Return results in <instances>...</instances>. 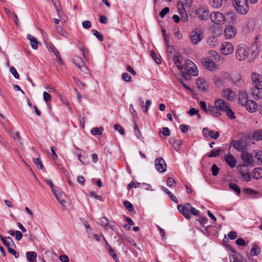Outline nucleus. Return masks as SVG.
<instances>
[{
  "mask_svg": "<svg viewBox=\"0 0 262 262\" xmlns=\"http://www.w3.org/2000/svg\"><path fill=\"white\" fill-rule=\"evenodd\" d=\"M214 104L216 106V107H217L221 113L222 112H225L228 117L231 119L235 118L234 112L229 107L228 104L224 100L221 99H216Z\"/></svg>",
  "mask_w": 262,
  "mask_h": 262,
  "instance_id": "obj_1",
  "label": "nucleus"
},
{
  "mask_svg": "<svg viewBox=\"0 0 262 262\" xmlns=\"http://www.w3.org/2000/svg\"><path fill=\"white\" fill-rule=\"evenodd\" d=\"M178 209L180 213L186 219H189L191 217L190 213L195 215L198 216L199 211L193 207L190 204L188 203L185 204L184 205H178L177 206Z\"/></svg>",
  "mask_w": 262,
  "mask_h": 262,
  "instance_id": "obj_2",
  "label": "nucleus"
},
{
  "mask_svg": "<svg viewBox=\"0 0 262 262\" xmlns=\"http://www.w3.org/2000/svg\"><path fill=\"white\" fill-rule=\"evenodd\" d=\"M250 49L246 45L239 44L236 49L235 52V57L236 59L239 61L245 60L249 55Z\"/></svg>",
  "mask_w": 262,
  "mask_h": 262,
  "instance_id": "obj_3",
  "label": "nucleus"
},
{
  "mask_svg": "<svg viewBox=\"0 0 262 262\" xmlns=\"http://www.w3.org/2000/svg\"><path fill=\"white\" fill-rule=\"evenodd\" d=\"M233 5L235 10L241 14L245 15L249 11L247 0H233Z\"/></svg>",
  "mask_w": 262,
  "mask_h": 262,
  "instance_id": "obj_4",
  "label": "nucleus"
},
{
  "mask_svg": "<svg viewBox=\"0 0 262 262\" xmlns=\"http://www.w3.org/2000/svg\"><path fill=\"white\" fill-rule=\"evenodd\" d=\"M211 21L215 24H223L225 21V16L219 12H213L210 15Z\"/></svg>",
  "mask_w": 262,
  "mask_h": 262,
  "instance_id": "obj_5",
  "label": "nucleus"
},
{
  "mask_svg": "<svg viewBox=\"0 0 262 262\" xmlns=\"http://www.w3.org/2000/svg\"><path fill=\"white\" fill-rule=\"evenodd\" d=\"M186 70L190 75L193 76H196L198 75V71L195 64L191 60L187 59L185 60V67Z\"/></svg>",
  "mask_w": 262,
  "mask_h": 262,
  "instance_id": "obj_6",
  "label": "nucleus"
},
{
  "mask_svg": "<svg viewBox=\"0 0 262 262\" xmlns=\"http://www.w3.org/2000/svg\"><path fill=\"white\" fill-rule=\"evenodd\" d=\"M155 166L156 170L160 173L165 172L167 169V165L165 161L161 157L157 158L155 160Z\"/></svg>",
  "mask_w": 262,
  "mask_h": 262,
  "instance_id": "obj_7",
  "label": "nucleus"
},
{
  "mask_svg": "<svg viewBox=\"0 0 262 262\" xmlns=\"http://www.w3.org/2000/svg\"><path fill=\"white\" fill-rule=\"evenodd\" d=\"M190 39L193 44L196 45L203 39L201 31L198 29L192 31L191 33Z\"/></svg>",
  "mask_w": 262,
  "mask_h": 262,
  "instance_id": "obj_8",
  "label": "nucleus"
},
{
  "mask_svg": "<svg viewBox=\"0 0 262 262\" xmlns=\"http://www.w3.org/2000/svg\"><path fill=\"white\" fill-rule=\"evenodd\" d=\"M221 52L224 55H229L233 51L234 48L232 44L229 42H225L221 47Z\"/></svg>",
  "mask_w": 262,
  "mask_h": 262,
  "instance_id": "obj_9",
  "label": "nucleus"
},
{
  "mask_svg": "<svg viewBox=\"0 0 262 262\" xmlns=\"http://www.w3.org/2000/svg\"><path fill=\"white\" fill-rule=\"evenodd\" d=\"M252 84L253 87L262 89V77L256 73L251 74Z\"/></svg>",
  "mask_w": 262,
  "mask_h": 262,
  "instance_id": "obj_10",
  "label": "nucleus"
},
{
  "mask_svg": "<svg viewBox=\"0 0 262 262\" xmlns=\"http://www.w3.org/2000/svg\"><path fill=\"white\" fill-rule=\"evenodd\" d=\"M196 14L202 20H206L209 18V12L204 6L200 7L196 10Z\"/></svg>",
  "mask_w": 262,
  "mask_h": 262,
  "instance_id": "obj_11",
  "label": "nucleus"
},
{
  "mask_svg": "<svg viewBox=\"0 0 262 262\" xmlns=\"http://www.w3.org/2000/svg\"><path fill=\"white\" fill-rule=\"evenodd\" d=\"M74 62L76 67L82 72L86 73L88 72L89 70L88 68L84 65L81 58L78 56L74 57Z\"/></svg>",
  "mask_w": 262,
  "mask_h": 262,
  "instance_id": "obj_12",
  "label": "nucleus"
},
{
  "mask_svg": "<svg viewBox=\"0 0 262 262\" xmlns=\"http://www.w3.org/2000/svg\"><path fill=\"white\" fill-rule=\"evenodd\" d=\"M241 159L244 162L246 166L252 165V154H249L246 150H243L241 155Z\"/></svg>",
  "mask_w": 262,
  "mask_h": 262,
  "instance_id": "obj_13",
  "label": "nucleus"
},
{
  "mask_svg": "<svg viewBox=\"0 0 262 262\" xmlns=\"http://www.w3.org/2000/svg\"><path fill=\"white\" fill-rule=\"evenodd\" d=\"M178 13L181 16V20L185 23L188 20V15L184 7V5L181 3H178L177 4Z\"/></svg>",
  "mask_w": 262,
  "mask_h": 262,
  "instance_id": "obj_14",
  "label": "nucleus"
},
{
  "mask_svg": "<svg viewBox=\"0 0 262 262\" xmlns=\"http://www.w3.org/2000/svg\"><path fill=\"white\" fill-rule=\"evenodd\" d=\"M201 62L204 67L209 71H213L216 69L217 66L215 63L210 59L203 58L201 59Z\"/></svg>",
  "mask_w": 262,
  "mask_h": 262,
  "instance_id": "obj_15",
  "label": "nucleus"
},
{
  "mask_svg": "<svg viewBox=\"0 0 262 262\" xmlns=\"http://www.w3.org/2000/svg\"><path fill=\"white\" fill-rule=\"evenodd\" d=\"M236 33V29L231 25L227 26L224 29V34L226 38L233 37Z\"/></svg>",
  "mask_w": 262,
  "mask_h": 262,
  "instance_id": "obj_16",
  "label": "nucleus"
},
{
  "mask_svg": "<svg viewBox=\"0 0 262 262\" xmlns=\"http://www.w3.org/2000/svg\"><path fill=\"white\" fill-rule=\"evenodd\" d=\"M223 96L229 101H233L236 97L235 93L230 89H226L223 90Z\"/></svg>",
  "mask_w": 262,
  "mask_h": 262,
  "instance_id": "obj_17",
  "label": "nucleus"
},
{
  "mask_svg": "<svg viewBox=\"0 0 262 262\" xmlns=\"http://www.w3.org/2000/svg\"><path fill=\"white\" fill-rule=\"evenodd\" d=\"M224 160L231 168H233L235 166L236 161L231 154H228L225 155L224 156Z\"/></svg>",
  "mask_w": 262,
  "mask_h": 262,
  "instance_id": "obj_18",
  "label": "nucleus"
},
{
  "mask_svg": "<svg viewBox=\"0 0 262 262\" xmlns=\"http://www.w3.org/2000/svg\"><path fill=\"white\" fill-rule=\"evenodd\" d=\"M231 81L233 84L240 86L242 83L241 75L238 73H232Z\"/></svg>",
  "mask_w": 262,
  "mask_h": 262,
  "instance_id": "obj_19",
  "label": "nucleus"
},
{
  "mask_svg": "<svg viewBox=\"0 0 262 262\" xmlns=\"http://www.w3.org/2000/svg\"><path fill=\"white\" fill-rule=\"evenodd\" d=\"M55 197L58 201V202L61 204H63L65 203V201L64 199V193L60 191V190L57 188L55 190L52 191Z\"/></svg>",
  "mask_w": 262,
  "mask_h": 262,
  "instance_id": "obj_20",
  "label": "nucleus"
},
{
  "mask_svg": "<svg viewBox=\"0 0 262 262\" xmlns=\"http://www.w3.org/2000/svg\"><path fill=\"white\" fill-rule=\"evenodd\" d=\"M252 159L253 161L257 163H262V151L259 150H255L252 152Z\"/></svg>",
  "mask_w": 262,
  "mask_h": 262,
  "instance_id": "obj_21",
  "label": "nucleus"
},
{
  "mask_svg": "<svg viewBox=\"0 0 262 262\" xmlns=\"http://www.w3.org/2000/svg\"><path fill=\"white\" fill-rule=\"evenodd\" d=\"M195 84L196 88L202 91H205L207 89V84L203 78L197 79Z\"/></svg>",
  "mask_w": 262,
  "mask_h": 262,
  "instance_id": "obj_22",
  "label": "nucleus"
},
{
  "mask_svg": "<svg viewBox=\"0 0 262 262\" xmlns=\"http://www.w3.org/2000/svg\"><path fill=\"white\" fill-rule=\"evenodd\" d=\"M249 100H248L247 92L244 90L240 91L238 95V102L244 106Z\"/></svg>",
  "mask_w": 262,
  "mask_h": 262,
  "instance_id": "obj_23",
  "label": "nucleus"
},
{
  "mask_svg": "<svg viewBox=\"0 0 262 262\" xmlns=\"http://www.w3.org/2000/svg\"><path fill=\"white\" fill-rule=\"evenodd\" d=\"M244 106H245L246 109L251 112H254L257 109V105L256 102L254 101L249 100L245 103Z\"/></svg>",
  "mask_w": 262,
  "mask_h": 262,
  "instance_id": "obj_24",
  "label": "nucleus"
},
{
  "mask_svg": "<svg viewBox=\"0 0 262 262\" xmlns=\"http://www.w3.org/2000/svg\"><path fill=\"white\" fill-rule=\"evenodd\" d=\"M261 90L262 89L253 86L250 89L251 94L254 99H259L262 98V94L260 92Z\"/></svg>",
  "mask_w": 262,
  "mask_h": 262,
  "instance_id": "obj_25",
  "label": "nucleus"
},
{
  "mask_svg": "<svg viewBox=\"0 0 262 262\" xmlns=\"http://www.w3.org/2000/svg\"><path fill=\"white\" fill-rule=\"evenodd\" d=\"M208 114H211L215 117H219L221 116L222 113L220 112L219 110L214 104L213 105H209Z\"/></svg>",
  "mask_w": 262,
  "mask_h": 262,
  "instance_id": "obj_26",
  "label": "nucleus"
},
{
  "mask_svg": "<svg viewBox=\"0 0 262 262\" xmlns=\"http://www.w3.org/2000/svg\"><path fill=\"white\" fill-rule=\"evenodd\" d=\"M0 238L3 242V244L8 248H11L10 247L12 245H14L12 239L8 236V237H4L2 235H0Z\"/></svg>",
  "mask_w": 262,
  "mask_h": 262,
  "instance_id": "obj_27",
  "label": "nucleus"
},
{
  "mask_svg": "<svg viewBox=\"0 0 262 262\" xmlns=\"http://www.w3.org/2000/svg\"><path fill=\"white\" fill-rule=\"evenodd\" d=\"M27 38L30 41V44L32 48L35 50L37 49L38 48V45L39 43V42L37 41V39L31 34H28Z\"/></svg>",
  "mask_w": 262,
  "mask_h": 262,
  "instance_id": "obj_28",
  "label": "nucleus"
},
{
  "mask_svg": "<svg viewBox=\"0 0 262 262\" xmlns=\"http://www.w3.org/2000/svg\"><path fill=\"white\" fill-rule=\"evenodd\" d=\"M207 43L211 48H215L219 43L217 38L214 36L208 37L207 40Z\"/></svg>",
  "mask_w": 262,
  "mask_h": 262,
  "instance_id": "obj_29",
  "label": "nucleus"
},
{
  "mask_svg": "<svg viewBox=\"0 0 262 262\" xmlns=\"http://www.w3.org/2000/svg\"><path fill=\"white\" fill-rule=\"evenodd\" d=\"M253 178L255 179H259L262 177V168L260 167L255 168L252 171Z\"/></svg>",
  "mask_w": 262,
  "mask_h": 262,
  "instance_id": "obj_30",
  "label": "nucleus"
},
{
  "mask_svg": "<svg viewBox=\"0 0 262 262\" xmlns=\"http://www.w3.org/2000/svg\"><path fill=\"white\" fill-rule=\"evenodd\" d=\"M170 143L173 146L174 149L178 151L180 149V146L182 144V141L181 140H177L175 139L171 138Z\"/></svg>",
  "mask_w": 262,
  "mask_h": 262,
  "instance_id": "obj_31",
  "label": "nucleus"
},
{
  "mask_svg": "<svg viewBox=\"0 0 262 262\" xmlns=\"http://www.w3.org/2000/svg\"><path fill=\"white\" fill-rule=\"evenodd\" d=\"M27 258L29 262H36L37 254L35 252H28L26 254Z\"/></svg>",
  "mask_w": 262,
  "mask_h": 262,
  "instance_id": "obj_32",
  "label": "nucleus"
},
{
  "mask_svg": "<svg viewBox=\"0 0 262 262\" xmlns=\"http://www.w3.org/2000/svg\"><path fill=\"white\" fill-rule=\"evenodd\" d=\"M209 4L212 7L217 9L222 6L223 0H209Z\"/></svg>",
  "mask_w": 262,
  "mask_h": 262,
  "instance_id": "obj_33",
  "label": "nucleus"
},
{
  "mask_svg": "<svg viewBox=\"0 0 262 262\" xmlns=\"http://www.w3.org/2000/svg\"><path fill=\"white\" fill-rule=\"evenodd\" d=\"M233 147L238 150H244L245 146L243 143L239 141H234L232 142Z\"/></svg>",
  "mask_w": 262,
  "mask_h": 262,
  "instance_id": "obj_34",
  "label": "nucleus"
},
{
  "mask_svg": "<svg viewBox=\"0 0 262 262\" xmlns=\"http://www.w3.org/2000/svg\"><path fill=\"white\" fill-rule=\"evenodd\" d=\"M103 131V128L102 127H94L91 130V133L94 136H100L102 134Z\"/></svg>",
  "mask_w": 262,
  "mask_h": 262,
  "instance_id": "obj_35",
  "label": "nucleus"
},
{
  "mask_svg": "<svg viewBox=\"0 0 262 262\" xmlns=\"http://www.w3.org/2000/svg\"><path fill=\"white\" fill-rule=\"evenodd\" d=\"M253 137L256 140H262V129H258L254 132Z\"/></svg>",
  "mask_w": 262,
  "mask_h": 262,
  "instance_id": "obj_36",
  "label": "nucleus"
},
{
  "mask_svg": "<svg viewBox=\"0 0 262 262\" xmlns=\"http://www.w3.org/2000/svg\"><path fill=\"white\" fill-rule=\"evenodd\" d=\"M260 253V249L256 245L253 244L250 251V254L252 256H257Z\"/></svg>",
  "mask_w": 262,
  "mask_h": 262,
  "instance_id": "obj_37",
  "label": "nucleus"
},
{
  "mask_svg": "<svg viewBox=\"0 0 262 262\" xmlns=\"http://www.w3.org/2000/svg\"><path fill=\"white\" fill-rule=\"evenodd\" d=\"M229 187L230 189L236 192L238 195L241 193V189L235 183H230L229 184Z\"/></svg>",
  "mask_w": 262,
  "mask_h": 262,
  "instance_id": "obj_38",
  "label": "nucleus"
},
{
  "mask_svg": "<svg viewBox=\"0 0 262 262\" xmlns=\"http://www.w3.org/2000/svg\"><path fill=\"white\" fill-rule=\"evenodd\" d=\"M247 166H246V164H244L239 165L237 167L239 173L241 174H242L244 173H245L248 172L247 168Z\"/></svg>",
  "mask_w": 262,
  "mask_h": 262,
  "instance_id": "obj_39",
  "label": "nucleus"
},
{
  "mask_svg": "<svg viewBox=\"0 0 262 262\" xmlns=\"http://www.w3.org/2000/svg\"><path fill=\"white\" fill-rule=\"evenodd\" d=\"M239 256H240V255L237 252H235L234 254L230 255V262H239L241 260L238 258Z\"/></svg>",
  "mask_w": 262,
  "mask_h": 262,
  "instance_id": "obj_40",
  "label": "nucleus"
},
{
  "mask_svg": "<svg viewBox=\"0 0 262 262\" xmlns=\"http://www.w3.org/2000/svg\"><path fill=\"white\" fill-rule=\"evenodd\" d=\"M173 60L174 63L176 64L177 67L180 69H183L185 66L181 65V62L179 59V57L177 55H174L173 57Z\"/></svg>",
  "mask_w": 262,
  "mask_h": 262,
  "instance_id": "obj_41",
  "label": "nucleus"
},
{
  "mask_svg": "<svg viewBox=\"0 0 262 262\" xmlns=\"http://www.w3.org/2000/svg\"><path fill=\"white\" fill-rule=\"evenodd\" d=\"M124 206L130 212H132L134 210L133 205L128 201H125L123 202Z\"/></svg>",
  "mask_w": 262,
  "mask_h": 262,
  "instance_id": "obj_42",
  "label": "nucleus"
},
{
  "mask_svg": "<svg viewBox=\"0 0 262 262\" xmlns=\"http://www.w3.org/2000/svg\"><path fill=\"white\" fill-rule=\"evenodd\" d=\"M181 75L186 80H189L190 78V73L186 70L185 68H183V69H181Z\"/></svg>",
  "mask_w": 262,
  "mask_h": 262,
  "instance_id": "obj_43",
  "label": "nucleus"
},
{
  "mask_svg": "<svg viewBox=\"0 0 262 262\" xmlns=\"http://www.w3.org/2000/svg\"><path fill=\"white\" fill-rule=\"evenodd\" d=\"M220 135V133L219 132H214L213 130H210V132L209 133V137L210 138L216 140L217 139Z\"/></svg>",
  "mask_w": 262,
  "mask_h": 262,
  "instance_id": "obj_44",
  "label": "nucleus"
},
{
  "mask_svg": "<svg viewBox=\"0 0 262 262\" xmlns=\"http://www.w3.org/2000/svg\"><path fill=\"white\" fill-rule=\"evenodd\" d=\"M221 151V148H217V149H215V150H212L211 151L210 153L209 154L208 156L209 157H216L219 155Z\"/></svg>",
  "mask_w": 262,
  "mask_h": 262,
  "instance_id": "obj_45",
  "label": "nucleus"
},
{
  "mask_svg": "<svg viewBox=\"0 0 262 262\" xmlns=\"http://www.w3.org/2000/svg\"><path fill=\"white\" fill-rule=\"evenodd\" d=\"M200 106L201 108L203 110L206 114H208L209 105L207 106L205 101H201L200 102Z\"/></svg>",
  "mask_w": 262,
  "mask_h": 262,
  "instance_id": "obj_46",
  "label": "nucleus"
},
{
  "mask_svg": "<svg viewBox=\"0 0 262 262\" xmlns=\"http://www.w3.org/2000/svg\"><path fill=\"white\" fill-rule=\"evenodd\" d=\"M140 187V183L137 182H131L127 185V190H129L133 187L138 188Z\"/></svg>",
  "mask_w": 262,
  "mask_h": 262,
  "instance_id": "obj_47",
  "label": "nucleus"
},
{
  "mask_svg": "<svg viewBox=\"0 0 262 262\" xmlns=\"http://www.w3.org/2000/svg\"><path fill=\"white\" fill-rule=\"evenodd\" d=\"M93 35L96 36L100 41L103 40V36L96 30L93 29L92 30Z\"/></svg>",
  "mask_w": 262,
  "mask_h": 262,
  "instance_id": "obj_48",
  "label": "nucleus"
},
{
  "mask_svg": "<svg viewBox=\"0 0 262 262\" xmlns=\"http://www.w3.org/2000/svg\"><path fill=\"white\" fill-rule=\"evenodd\" d=\"M10 136L16 141L19 142L21 140V137L18 132H13L10 133Z\"/></svg>",
  "mask_w": 262,
  "mask_h": 262,
  "instance_id": "obj_49",
  "label": "nucleus"
},
{
  "mask_svg": "<svg viewBox=\"0 0 262 262\" xmlns=\"http://www.w3.org/2000/svg\"><path fill=\"white\" fill-rule=\"evenodd\" d=\"M33 161L37 166V167L40 169L43 168V165L41 160L39 158L33 159Z\"/></svg>",
  "mask_w": 262,
  "mask_h": 262,
  "instance_id": "obj_50",
  "label": "nucleus"
},
{
  "mask_svg": "<svg viewBox=\"0 0 262 262\" xmlns=\"http://www.w3.org/2000/svg\"><path fill=\"white\" fill-rule=\"evenodd\" d=\"M114 129L116 131L118 132L121 135H123L124 134V130L122 127L119 124H115L114 125Z\"/></svg>",
  "mask_w": 262,
  "mask_h": 262,
  "instance_id": "obj_51",
  "label": "nucleus"
},
{
  "mask_svg": "<svg viewBox=\"0 0 262 262\" xmlns=\"http://www.w3.org/2000/svg\"><path fill=\"white\" fill-rule=\"evenodd\" d=\"M219 170L220 169L218 168L216 164H213L211 167L212 174L213 176H217Z\"/></svg>",
  "mask_w": 262,
  "mask_h": 262,
  "instance_id": "obj_52",
  "label": "nucleus"
},
{
  "mask_svg": "<svg viewBox=\"0 0 262 262\" xmlns=\"http://www.w3.org/2000/svg\"><path fill=\"white\" fill-rule=\"evenodd\" d=\"M45 181L46 183H47V184H48L49 186H50L52 191H53V190H55V189H56L57 188V187L54 186V185L53 183V181L51 179H46L45 180Z\"/></svg>",
  "mask_w": 262,
  "mask_h": 262,
  "instance_id": "obj_53",
  "label": "nucleus"
},
{
  "mask_svg": "<svg viewBox=\"0 0 262 262\" xmlns=\"http://www.w3.org/2000/svg\"><path fill=\"white\" fill-rule=\"evenodd\" d=\"M134 133L138 138L141 139V138L142 137V135L141 132L139 130V128H138L136 124H135Z\"/></svg>",
  "mask_w": 262,
  "mask_h": 262,
  "instance_id": "obj_54",
  "label": "nucleus"
},
{
  "mask_svg": "<svg viewBox=\"0 0 262 262\" xmlns=\"http://www.w3.org/2000/svg\"><path fill=\"white\" fill-rule=\"evenodd\" d=\"M10 72L16 79H18L19 75L14 67H12L10 69Z\"/></svg>",
  "mask_w": 262,
  "mask_h": 262,
  "instance_id": "obj_55",
  "label": "nucleus"
},
{
  "mask_svg": "<svg viewBox=\"0 0 262 262\" xmlns=\"http://www.w3.org/2000/svg\"><path fill=\"white\" fill-rule=\"evenodd\" d=\"M101 224L104 227H107L109 225V220L106 217H102L100 219Z\"/></svg>",
  "mask_w": 262,
  "mask_h": 262,
  "instance_id": "obj_56",
  "label": "nucleus"
},
{
  "mask_svg": "<svg viewBox=\"0 0 262 262\" xmlns=\"http://www.w3.org/2000/svg\"><path fill=\"white\" fill-rule=\"evenodd\" d=\"M222 77L227 80L228 81H231V77H232V74H230L227 72H223L222 73Z\"/></svg>",
  "mask_w": 262,
  "mask_h": 262,
  "instance_id": "obj_57",
  "label": "nucleus"
},
{
  "mask_svg": "<svg viewBox=\"0 0 262 262\" xmlns=\"http://www.w3.org/2000/svg\"><path fill=\"white\" fill-rule=\"evenodd\" d=\"M176 184V181L175 180L171 178H168L167 180V185L169 187H172L174 186Z\"/></svg>",
  "mask_w": 262,
  "mask_h": 262,
  "instance_id": "obj_58",
  "label": "nucleus"
},
{
  "mask_svg": "<svg viewBox=\"0 0 262 262\" xmlns=\"http://www.w3.org/2000/svg\"><path fill=\"white\" fill-rule=\"evenodd\" d=\"M43 100L45 101L48 102V101H49L51 100V96L48 92H44L43 93Z\"/></svg>",
  "mask_w": 262,
  "mask_h": 262,
  "instance_id": "obj_59",
  "label": "nucleus"
},
{
  "mask_svg": "<svg viewBox=\"0 0 262 262\" xmlns=\"http://www.w3.org/2000/svg\"><path fill=\"white\" fill-rule=\"evenodd\" d=\"M241 175L246 182H249L251 181V178L249 172L245 173H244Z\"/></svg>",
  "mask_w": 262,
  "mask_h": 262,
  "instance_id": "obj_60",
  "label": "nucleus"
},
{
  "mask_svg": "<svg viewBox=\"0 0 262 262\" xmlns=\"http://www.w3.org/2000/svg\"><path fill=\"white\" fill-rule=\"evenodd\" d=\"M160 133H162L164 136L167 137L170 135V131L168 127H164L162 128V131Z\"/></svg>",
  "mask_w": 262,
  "mask_h": 262,
  "instance_id": "obj_61",
  "label": "nucleus"
},
{
  "mask_svg": "<svg viewBox=\"0 0 262 262\" xmlns=\"http://www.w3.org/2000/svg\"><path fill=\"white\" fill-rule=\"evenodd\" d=\"M108 252L110 255L112 256L114 259H117V256L110 245H108Z\"/></svg>",
  "mask_w": 262,
  "mask_h": 262,
  "instance_id": "obj_62",
  "label": "nucleus"
},
{
  "mask_svg": "<svg viewBox=\"0 0 262 262\" xmlns=\"http://www.w3.org/2000/svg\"><path fill=\"white\" fill-rule=\"evenodd\" d=\"M169 11L168 7H165L160 12V16L161 17H164L166 14H167Z\"/></svg>",
  "mask_w": 262,
  "mask_h": 262,
  "instance_id": "obj_63",
  "label": "nucleus"
},
{
  "mask_svg": "<svg viewBox=\"0 0 262 262\" xmlns=\"http://www.w3.org/2000/svg\"><path fill=\"white\" fill-rule=\"evenodd\" d=\"M228 236L230 239L233 240L236 238L237 234L235 231H232L228 233Z\"/></svg>",
  "mask_w": 262,
  "mask_h": 262,
  "instance_id": "obj_64",
  "label": "nucleus"
}]
</instances>
